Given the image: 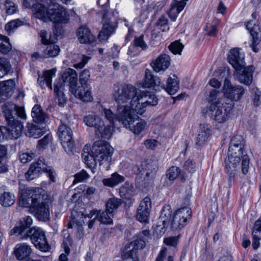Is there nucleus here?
<instances>
[{
  "label": "nucleus",
  "mask_w": 261,
  "mask_h": 261,
  "mask_svg": "<svg viewBox=\"0 0 261 261\" xmlns=\"http://www.w3.org/2000/svg\"><path fill=\"white\" fill-rule=\"evenodd\" d=\"M114 96L117 103L131 107L137 114H142L147 106H154L158 98L152 92L141 91L131 84H125L115 88Z\"/></svg>",
  "instance_id": "obj_1"
},
{
  "label": "nucleus",
  "mask_w": 261,
  "mask_h": 261,
  "mask_svg": "<svg viewBox=\"0 0 261 261\" xmlns=\"http://www.w3.org/2000/svg\"><path fill=\"white\" fill-rule=\"evenodd\" d=\"M139 114L129 106L117 103L116 116L118 121L136 135L140 134L147 126L146 122L140 119Z\"/></svg>",
  "instance_id": "obj_2"
},
{
  "label": "nucleus",
  "mask_w": 261,
  "mask_h": 261,
  "mask_svg": "<svg viewBox=\"0 0 261 261\" xmlns=\"http://www.w3.org/2000/svg\"><path fill=\"white\" fill-rule=\"evenodd\" d=\"M233 106V103L227 102L224 98H220L211 103L208 108L207 114L215 122L224 123L230 118Z\"/></svg>",
  "instance_id": "obj_3"
},
{
  "label": "nucleus",
  "mask_w": 261,
  "mask_h": 261,
  "mask_svg": "<svg viewBox=\"0 0 261 261\" xmlns=\"http://www.w3.org/2000/svg\"><path fill=\"white\" fill-rule=\"evenodd\" d=\"M92 153H94L100 166H103L106 170L109 169L113 148L108 142L103 140L95 142L92 146Z\"/></svg>",
  "instance_id": "obj_4"
},
{
  "label": "nucleus",
  "mask_w": 261,
  "mask_h": 261,
  "mask_svg": "<svg viewBox=\"0 0 261 261\" xmlns=\"http://www.w3.org/2000/svg\"><path fill=\"white\" fill-rule=\"evenodd\" d=\"M69 19L65 9L59 4H54L48 6L47 21H50L55 24V35L58 36L62 34V29L58 31L57 28H62V25L67 23Z\"/></svg>",
  "instance_id": "obj_5"
},
{
  "label": "nucleus",
  "mask_w": 261,
  "mask_h": 261,
  "mask_svg": "<svg viewBox=\"0 0 261 261\" xmlns=\"http://www.w3.org/2000/svg\"><path fill=\"white\" fill-rule=\"evenodd\" d=\"M96 210H93L90 211L89 214L86 213L85 208H80L75 206L73 208L71 214V220L69 222L68 228H74L76 230V237L80 239L84 235V229L83 225L84 224V218H91L94 214L96 212Z\"/></svg>",
  "instance_id": "obj_6"
},
{
  "label": "nucleus",
  "mask_w": 261,
  "mask_h": 261,
  "mask_svg": "<svg viewBox=\"0 0 261 261\" xmlns=\"http://www.w3.org/2000/svg\"><path fill=\"white\" fill-rule=\"evenodd\" d=\"M43 172L47 173L50 181H55L56 173L54 170L51 167L48 166L45 164L43 159H40L31 164L25 173V178L28 180H32L39 177Z\"/></svg>",
  "instance_id": "obj_7"
},
{
  "label": "nucleus",
  "mask_w": 261,
  "mask_h": 261,
  "mask_svg": "<svg viewBox=\"0 0 261 261\" xmlns=\"http://www.w3.org/2000/svg\"><path fill=\"white\" fill-rule=\"evenodd\" d=\"M50 200L48 198L37 197L35 204L31 208V213L39 221L47 222L49 220L50 211L49 204Z\"/></svg>",
  "instance_id": "obj_8"
},
{
  "label": "nucleus",
  "mask_w": 261,
  "mask_h": 261,
  "mask_svg": "<svg viewBox=\"0 0 261 261\" xmlns=\"http://www.w3.org/2000/svg\"><path fill=\"white\" fill-rule=\"evenodd\" d=\"M192 211L189 206H182L177 210L171 224L172 230H179L185 227L191 219Z\"/></svg>",
  "instance_id": "obj_9"
},
{
  "label": "nucleus",
  "mask_w": 261,
  "mask_h": 261,
  "mask_svg": "<svg viewBox=\"0 0 261 261\" xmlns=\"http://www.w3.org/2000/svg\"><path fill=\"white\" fill-rule=\"evenodd\" d=\"M30 237L35 247L42 251L48 250L49 245L47 242L44 232L39 227H33L27 231V234L23 235L21 239Z\"/></svg>",
  "instance_id": "obj_10"
},
{
  "label": "nucleus",
  "mask_w": 261,
  "mask_h": 261,
  "mask_svg": "<svg viewBox=\"0 0 261 261\" xmlns=\"http://www.w3.org/2000/svg\"><path fill=\"white\" fill-rule=\"evenodd\" d=\"M58 134L64 150L67 152H72L74 143L71 128L65 123H62L58 128Z\"/></svg>",
  "instance_id": "obj_11"
},
{
  "label": "nucleus",
  "mask_w": 261,
  "mask_h": 261,
  "mask_svg": "<svg viewBox=\"0 0 261 261\" xmlns=\"http://www.w3.org/2000/svg\"><path fill=\"white\" fill-rule=\"evenodd\" d=\"M224 95L231 101H238L243 96L245 89L241 85L233 86L230 81L225 79L223 87Z\"/></svg>",
  "instance_id": "obj_12"
},
{
  "label": "nucleus",
  "mask_w": 261,
  "mask_h": 261,
  "mask_svg": "<svg viewBox=\"0 0 261 261\" xmlns=\"http://www.w3.org/2000/svg\"><path fill=\"white\" fill-rule=\"evenodd\" d=\"M145 246L144 241H134L127 244L123 248L121 256L123 259L132 258L133 261L138 258L137 256V251L139 248H142Z\"/></svg>",
  "instance_id": "obj_13"
},
{
  "label": "nucleus",
  "mask_w": 261,
  "mask_h": 261,
  "mask_svg": "<svg viewBox=\"0 0 261 261\" xmlns=\"http://www.w3.org/2000/svg\"><path fill=\"white\" fill-rule=\"evenodd\" d=\"M151 208V202L150 197H145L138 207L136 219L142 223H147Z\"/></svg>",
  "instance_id": "obj_14"
},
{
  "label": "nucleus",
  "mask_w": 261,
  "mask_h": 261,
  "mask_svg": "<svg viewBox=\"0 0 261 261\" xmlns=\"http://www.w3.org/2000/svg\"><path fill=\"white\" fill-rule=\"evenodd\" d=\"M238 146H234L229 145L228 151V155L235 157H241L242 158V162L241 164V170L242 173L246 174L249 168V159L247 155H243V149L244 147H240Z\"/></svg>",
  "instance_id": "obj_15"
},
{
  "label": "nucleus",
  "mask_w": 261,
  "mask_h": 261,
  "mask_svg": "<svg viewBox=\"0 0 261 261\" xmlns=\"http://www.w3.org/2000/svg\"><path fill=\"white\" fill-rule=\"evenodd\" d=\"M241 49L234 48L230 49L228 56V62L236 70H240L246 65L244 61V55Z\"/></svg>",
  "instance_id": "obj_16"
},
{
  "label": "nucleus",
  "mask_w": 261,
  "mask_h": 261,
  "mask_svg": "<svg viewBox=\"0 0 261 261\" xmlns=\"http://www.w3.org/2000/svg\"><path fill=\"white\" fill-rule=\"evenodd\" d=\"M71 92L75 97L83 101L90 102L93 100L91 87L89 84H80V86L77 85L71 90Z\"/></svg>",
  "instance_id": "obj_17"
},
{
  "label": "nucleus",
  "mask_w": 261,
  "mask_h": 261,
  "mask_svg": "<svg viewBox=\"0 0 261 261\" xmlns=\"http://www.w3.org/2000/svg\"><path fill=\"white\" fill-rule=\"evenodd\" d=\"M171 59L169 55L163 54L159 55L150 63L154 71L157 73L164 72L170 65Z\"/></svg>",
  "instance_id": "obj_18"
},
{
  "label": "nucleus",
  "mask_w": 261,
  "mask_h": 261,
  "mask_svg": "<svg viewBox=\"0 0 261 261\" xmlns=\"http://www.w3.org/2000/svg\"><path fill=\"white\" fill-rule=\"evenodd\" d=\"M141 166L143 169L147 171L146 180H148L149 178L153 180L159 168V161L157 158L153 156H150L142 163Z\"/></svg>",
  "instance_id": "obj_19"
},
{
  "label": "nucleus",
  "mask_w": 261,
  "mask_h": 261,
  "mask_svg": "<svg viewBox=\"0 0 261 261\" xmlns=\"http://www.w3.org/2000/svg\"><path fill=\"white\" fill-rule=\"evenodd\" d=\"M140 85L142 88H153L156 91H160L162 82L160 77L154 75L150 70L146 69L144 81Z\"/></svg>",
  "instance_id": "obj_20"
},
{
  "label": "nucleus",
  "mask_w": 261,
  "mask_h": 261,
  "mask_svg": "<svg viewBox=\"0 0 261 261\" xmlns=\"http://www.w3.org/2000/svg\"><path fill=\"white\" fill-rule=\"evenodd\" d=\"M253 66L241 68L240 70H236L234 75L237 77L238 81L242 84L249 85L252 81V75L254 71Z\"/></svg>",
  "instance_id": "obj_21"
},
{
  "label": "nucleus",
  "mask_w": 261,
  "mask_h": 261,
  "mask_svg": "<svg viewBox=\"0 0 261 261\" xmlns=\"http://www.w3.org/2000/svg\"><path fill=\"white\" fill-rule=\"evenodd\" d=\"M241 159L239 157H233L228 155L225 161L226 173L231 181L236 176L239 168Z\"/></svg>",
  "instance_id": "obj_22"
},
{
  "label": "nucleus",
  "mask_w": 261,
  "mask_h": 261,
  "mask_svg": "<svg viewBox=\"0 0 261 261\" xmlns=\"http://www.w3.org/2000/svg\"><path fill=\"white\" fill-rule=\"evenodd\" d=\"M246 28L250 31L252 38L251 47L254 52L257 53L258 51V48L256 46L261 41V30L259 26L255 25L252 21L247 22Z\"/></svg>",
  "instance_id": "obj_23"
},
{
  "label": "nucleus",
  "mask_w": 261,
  "mask_h": 261,
  "mask_svg": "<svg viewBox=\"0 0 261 261\" xmlns=\"http://www.w3.org/2000/svg\"><path fill=\"white\" fill-rule=\"evenodd\" d=\"M59 80H61L64 86L65 84L69 85L71 91L77 85V74L74 69L69 68L63 72L62 79H58L57 81Z\"/></svg>",
  "instance_id": "obj_24"
},
{
  "label": "nucleus",
  "mask_w": 261,
  "mask_h": 261,
  "mask_svg": "<svg viewBox=\"0 0 261 261\" xmlns=\"http://www.w3.org/2000/svg\"><path fill=\"white\" fill-rule=\"evenodd\" d=\"M110 14L105 13L103 16V24L102 30L99 34L101 39H107L115 31L113 22L108 18Z\"/></svg>",
  "instance_id": "obj_25"
},
{
  "label": "nucleus",
  "mask_w": 261,
  "mask_h": 261,
  "mask_svg": "<svg viewBox=\"0 0 261 261\" xmlns=\"http://www.w3.org/2000/svg\"><path fill=\"white\" fill-rule=\"evenodd\" d=\"M14 254L18 260H22L28 258L31 254L32 250L30 246L26 243L18 244L14 249Z\"/></svg>",
  "instance_id": "obj_26"
},
{
  "label": "nucleus",
  "mask_w": 261,
  "mask_h": 261,
  "mask_svg": "<svg viewBox=\"0 0 261 261\" xmlns=\"http://www.w3.org/2000/svg\"><path fill=\"white\" fill-rule=\"evenodd\" d=\"M77 39L81 43H92L95 41V37L90 30L85 26H81L76 32Z\"/></svg>",
  "instance_id": "obj_27"
},
{
  "label": "nucleus",
  "mask_w": 261,
  "mask_h": 261,
  "mask_svg": "<svg viewBox=\"0 0 261 261\" xmlns=\"http://www.w3.org/2000/svg\"><path fill=\"white\" fill-rule=\"evenodd\" d=\"M31 115L34 122L42 124L47 123L49 121L48 115L39 105L37 104L33 107Z\"/></svg>",
  "instance_id": "obj_28"
},
{
  "label": "nucleus",
  "mask_w": 261,
  "mask_h": 261,
  "mask_svg": "<svg viewBox=\"0 0 261 261\" xmlns=\"http://www.w3.org/2000/svg\"><path fill=\"white\" fill-rule=\"evenodd\" d=\"M82 159L87 167L90 168L91 171L94 173L97 160H96L94 153H92V150L90 152L89 147L87 146H85L83 149Z\"/></svg>",
  "instance_id": "obj_29"
},
{
  "label": "nucleus",
  "mask_w": 261,
  "mask_h": 261,
  "mask_svg": "<svg viewBox=\"0 0 261 261\" xmlns=\"http://www.w3.org/2000/svg\"><path fill=\"white\" fill-rule=\"evenodd\" d=\"M84 121L86 125L89 127H93L95 132L98 133V130H100L104 126V123L101 119L97 115L90 114L85 116Z\"/></svg>",
  "instance_id": "obj_30"
},
{
  "label": "nucleus",
  "mask_w": 261,
  "mask_h": 261,
  "mask_svg": "<svg viewBox=\"0 0 261 261\" xmlns=\"http://www.w3.org/2000/svg\"><path fill=\"white\" fill-rule=\"evenodd\" d=\"M210 126L208 124H200L198 130L196 144L199 146L203 145L210 137Z\"/></svg>",
  "instance_id": "obj_31"
},
{
  "label": "nucleus",
  "mask_w": 261,
  "mask_h": 261,
  "mask_svg": "<svg viewBox=\"0 0 261 261\" xmlns=\"http://www.w3.org/2000/svg\"><path fill=\"white\" fill-rule=\"evenodd\" d=\"M64 90V85L61 80L56 81L54 83V92L56 95V99L60 106H64L67 99Z\"/></svg>",
  "instance_id": "obj_32"
},
{
  "label": "nucleus",
  "mask_w": 261,
  "mask_h": 261,
  "mask_svg": "<svg viewBox=\"0 0 261 261\" xmlns=\"http://www.w3.org/2000/svg\"><path fill=\"white\" fill-rule=\"evenodd\" d=\"M4 129L5 134H8L12 138L17 139L19 137L21 134L23 126L19 121H16L12 124H8V127L3 126Z\"/></svg>",
  "instance_id": "obj_33"
},
{
  "label": "nucleus",
  "mask_w": 261,
  "mask_h": 261,
  "mask_svg": "<svg viewBox=\"0 0 261 261\" xmlns=\"http://www.w3.org/2000/svg\"><path fill=\"white\" fill-rule=\"evenodd\" d=\"M33 220L30 216H25L23 218V220L20 222V225L18 227H15L13 229L11 230V233L12 234H15L18 233V234L21 235L22 237L23 235L27 234V229L32 224Z\"/></svg>",
  "instance_id": "obj_34"
},
{
  "label": "nucleus",
  "mask_w": 261,
  "mask_h": 261,
  "mask_svg": "<svg viewBox=\"0 0 261 261\" xmlns=\"http://www.w3.org/2000/svg\"><path fill=\"white\" fill-rule=\"evenodd\" d=\"M161 89H164L170 95L174 94L179 89V82L177 77L175 75H173L172 77L169 76L167 79L165 86L162 84Z\"/></svg>",
  "instance_id": "obj_35"
},
{
  "label": "nucleus",
  "mask_w": 261,
  "mask_h": 261,
  "mask_svg": "<svg viewBox=\"0 0 261 261\" xmlns=\"http://www.w3.org/2000/svg\"><path fill=\"white\" fill-rule=\"evenodd\" d=\"M56 71V68H53L51 69L45 71L41 76H39L38 82L41 85V86H43L44 84L45 83L46 86L49 87L50 89H51V80L53 77L55 76Z\"/></svg>",
  "instance_id": "obj_36"
},
{
  "label": "nucleus",
  "mask_w": 261,
  "mask_h": 261,
  "mask_svg": "<svg viewBox=\"0 0 261 261\" xmlns=\"http://www.w3.org/2000/svg\"><path fill=\"white\" fill-rule=\"evenodd\" d=\"M32 9L35 17L44 21H47L48 8L46 9L43 4L37 3L34 5Z\"/></svg>",
  "instance_id": "obj_37"
},
{
  "label": "nucleus",
  "mask_w": 261,
  "mask_h": 261,
  "mask_svg": "<svg viewBox=\"0 0 261 261\" xmlns=\"http://www.w3.org/2000/svg\"><path fill=\"white\" fill-rule=\"evenodd\" d=\"M15 82L13 80H9L0 83V94L10 96L15 89Z\"/></svg>",
  "instance_id": "obj_38"
},
{
  "label": "nucleus",
  "mask_w": 261,
  "mask_h": 261,
  "mask_svg": "<svg viewBox=\"0 0 261 261\" xmlns=\"http://www.w3.org/2000/svg\"><path fill=\"white\" fill-rule=\"evenodd\" d=\"M96 210V209H95ZM94 214H96V218L101 223L105 224H112L113 223L112 217H113V214L111 212H108L106 209L105 211H102L101 210L97 211Z\"/></svg>",
  "instance_id": "obj_39"
},
{
  "label": "nucleus",
  "mask_w": 261,
  "mask_h": 261,
  "mask_svg": "<svg viewBox=\"0 0 261 261\" xmlns=\"http://www.w3.org/2000/svg\"><path fill=\"white\" fill-rule=\"evenodd\" d=\"M186 3L183 2L175 1L171 6L168 12L169 17L174 21L178 14L184 9Z\"/></svg>",
  "instance_id": "obj_40"
},
{
  "label": "nucleus",
  "mask_w": 261,
  "mask_h": 261,
  "mask_svg": "<svg viewBox=\"0 0 261 261\" xmlns=\"http://www.w3.org/2000/svg\"><path fill=\"white\" fill-rule=\"evenodd\" d=\"M124 180V177L119 175L117 173H114L111 175V177L103 179L102 182L105 186L113 187L122 182Z\"/></svg>",
  "instance_id": "obj_41"
},
{
  "label": "nucleus",
  "mask_w": 261,
  "mask_h": 261,
  "mask_svg": "<svg viewBox=\"0 0 261 261\" xmlns=\"http://www.w3.org/2000/svg\"><path fill=\"white\" fill-rule=\"evenodd\" d=\"M60 51V48L58 45L54 44H50L44 50L43 56L40 57L45 58L55 57L58 55Z\"/></svg>",
  "instance_id": "obj_42"
},
{
  "label": "nucleus",
  "mask_w": 261,
  "mask_h": 261,
  "mask_svg": "<svg viewBox=\"0 0 261 261\" xmlns=\"http://www.w3.org/2000/svg\"><path fill=\"white\" fill-rule=\"evenodd\" d=\"M28 134L30 137L38 138L43 134L42 128L33 123H28Z\"/></svg>",
  "instance_id": "obj_43"
},
{
  "label": "nucleus",
  "mask_w": 261,
  "mask_h": 261,
  "mask_svg": "<svg viewBox=\"0 0 261 261\" xmlns=\"http://www.w3.org/2000/svg\"><path fill=\"white\" fill-rule=\"evenodd\" d=\"M37 197H19L18 204L20 206L29 207L30 211H31V208L35 204Z\"/></svg>",
  "instance_id": "obj_44"
},
{
  "label": "nucleus",
  "mask_w": 261,
  "mask_h": 261,
  "mask_svg": "<svg viewBox=\"0 0 261 261\" xmlns=\"http://www.w3.org/2000/svg\"><path fill=\"white\" fill-rule=\"evenodd\" d=\"M122 203L121 200L116 197H113L109 199L106 204L107 211L111 212L113 214V212L116 210Z\"/></svg>",
  "instance_id": "obj_45"
},
{
  "label": "nucleus",
  "mask_w": 261,
  "mask_h": 261,
  "mask_svg": "<svg viewBox=\"0 0 261 261\" xmlns=\"http://www.w3.org/2000/svg\"><path fill=\"white\" fill-rule=\"evenodd\" d=\"M11 49L8 38L0 34V52L3 54H8Z\"/></svg>",
  "instance_id": "obj_46"
},
{
  "label": "nucleus",
  "mask_w": 261,
  "mask_h": 261,
  "mask_svg": "<svg viewBox=\"0 0 261 261\" xmlns=\"http://www.w3.org/2000/svg\"><path fill=\"white\" fill-rule=\"evenodd\" d=\"M10 69V62L5 58H0V78L7 74Z\"/></svg>",
  "instance_id": "obj_47"
},
{
  "label": "nucleus",
  "mask_w": 261,
  "mask_h": 261,
  "mask_svg": "<svg viewBox=\"0 0 261 261\" xmlns=\"http://www.w3.org/2000/svg\"><path fill=\"white\" fill-rule=\"evenodd\" d=\"M35 156V153L32 150H29L22 151L19 154L20 162L24 164L31 161Z\"/></svg>",
  "instance_id": "obj_48"
},
{
  "label": "nucleus",
  "mask_w": 261,
  "mask_h": 261,
  "mask_svg": "<svg viewBox=\"0 0 261 261\" xmlns=\"http://www.w3.org/2000/svg\"><path fill=\"white\" fill-rule=\"evenodd\" d=\"M7 154V149L4 145H0V173L8 171V166L4 162L3 158Z\"/></svg>",
  "instance_id": "obj_49"
},
{
  "label": "nucleus",
  "mask_w": 261,
  "mask_h": 261,
  "mask_svg": "<svg viewBox=\"0 0 261 261\" xmlns=\"http://www.w3.org/2000/svg\"><path fill=\"white\" fill-rule=\"evenodd\" d=\"M39 36L41 38V42L44 44H52L55 42V36H53L51 37L45 30H41L39 33Z\"/></svg>",
  "instance_id": "obj_50"
},
{
  "label": "nucleus",
  "mask_w": 261,
  "mask_h": 261,
  "mask_svg": "<svg viewBox=\"0 0 261 261\" xmlns=\"http://www.w3.org/2000/svg\"><path fill=\"white\" fill-rule=\"evenodd\" d=\"M134 188L132 184L126 182L119 189L120 196H126L132 195Z\"/></svg>",
  "instance_id": "obj_51"
},
{
  "label": "nucleus",
  "mask_w": 261,
  "mask_h": 261,
  "mask_svg": "<svg viewBox=\"0 0 261 261\" xmlns=\"http://www.w3.org/2000/svg\"><path fill=\"white\" fill-rule=\"evenodd\" d=\"M184 45L178 41H175L168 46L169 49L174 55H181Z\"/></svg>",
  "instance_id": "obj_52"
},
{
  "label": "nucleus",
  "mask_w": 261,
  "mask_h": 261,
  "mask_svg": "<svg viewBox=\"0 0 261 261\" xmlns=\"http://www.w3.org/2000/svg\"><path fill=\"white\" fill-rule=\"evenodd\" d=\"M169 248H163L155 261H173V256L168 253Z\"/></svg>",
  "instance_id": "obj_53"
},
{
  "label": "nucleus",
  "mask_w": 261,
  "mask_h": 261,
  "mask_svg": "<svg viewBox=\"0 0 261 261\" xmlns=\"http://www.w3.org/2000/svg\"><path fill=\"white\" fill-rule=\"evenodd\" d=\"M23 24L24 22L23 21L19 19H16L7 23L5 25V30L8 32L10 33L13 29H16Z\"/></svg>",
  "instance_id": "obj_54"
},
{
  "label": "nucleus",
  "mask_w": 261,
  "mask_h": 261,
  "mask_svg": "<svg viewBox=\"0 0 261 261\" xmlns=\"http://www.w3.org/2000/svg\"><path fill=\"white\" fill-rule=\"evenodd\" d=\"M180 172V169L178 167L172 166L167 171L166 175L169 180L173 181L177 177Z\"/></svg>",
  "instance_id": "obj_55"
},
{
  "label": "nucleus",
  "mask_w": 261,
  "mask_h": 261,
  "mask_svg": "<svg viewBox=\"0 0 261 261\" xmlns=\"http://www.w3.org/2000/svg\"><path fill=\"white\" fill-rule=\"evenodd\" d=\"M113 130V127L108 125L107 126L104 125L101 129L98 130V132L100 134L101 138L108 139L111 138Z\"/></svg>",
  "instance_id": "obj_56"
},
{
  "label": "nucleus",
  "mask_w": 261,
  "mask_h": 261,
  "mask_svg": "<svg viewBox=\"0 0 261 261\" xmlns=\"http://www.w3.org/2000/svg\"><path fill=\"white\" fill-rule=\"evenodd\" d=\"M88 173L85 170H82L80 172L75 174L74 175V179L73 181V185L77 182H83L89 178Z\"/></svg>",
  "instance_id": "obj_57"
},
{
  "label": "nucleus",
  "mask_w": 261,
  "mask_h": 261,
  "mask_svg": "<svg viewBox=\"0 0 261 261\" xmlns=\"http://www.w3.org/2000/svg\"><path fill=\"white\" fill-rule=\"evenodd\" d=\"M183 168L189 173H193L196 171L197 166L195 162L192 159H189L185 161Z\"/></svg>",
  "instance_id": "obj_58"
},
{
  "label": "nucleus",
  "mask_w": 261,
  "mask_h": 261,
  "mask_svg": "<svg viewBox=\"0 0 261 261\" xmlns=\"http://www.w3.org/2000/svg\"><path fill=\"white\" fill-rule=\"evenodd\" d=\"M252 100L255 106H258L261 104V92L257 88H255L252 90Z\"/></svg>",
  "instance_id": "obj_59"
},
{
  "label": "nucleus",
  "mask_w": 261,
  "mask_h": 261,
  "mask_svg": "<svg viewBox=\"0 0 261 261\" xmlns=\"http://www.w3.org/2000/svg\"><path fill=\"white\" fill-rule=\"evenodd\" d=\"M5 5L6 12L8 15H12L17 11V7L11 1L7 0Z\"/></svg>",
  "instance_id": "obj_60"
},
{
  "label": "nucleus",
  "mask_w": 261,
  "mask_h": 261,
  "mask_svg": "<svg viewBox=\"0 0 261 261\" xmlns=\"http://www.w3.org/2000/svg\"><path fill=\"white\" fill-rule=\"evenodd\" d=\"M230 145L234 146H238L240 147H244V140L242 136L240 135L234 136L231 141Z\"/></svg>",
  "instance_id": "obj_61"
},
{
  "label": "nucleus",
  "mask_w": 261,
  "mask_h": 261,
  "mask_svg": "<svg viewBox=\"0 0 261 261\" xmlns=\"http://www.w3.org/2000/svg\"><path fill=\"white\" fill-rule=\"evenodd\" d=\"M220 93L219 90L216 89H210L208 91L206 92V99L209 102H214L216 100L218 95Z\"/></svg>",
  "instance_id": "obj_62"
},
{
  "label": "nucleus",
  "mask_w": 261,
  "mask_h": 261,
  "mask_svg": "<svg viewBox=\"0 0 261 261\" xmlns=\"http://www.w3.org/2000/svg\"><path fill=\"white\" fill-rule=\"evenodd\" d=\"M13 197H1L0 203L4 207H8L12 205L15 202Z\"/></svg>",
  "instance_id": "obj_63"
},
{
  "label": "nucleus",
  "mask_w": 261,
  "mask_h": 261,
  "mask_svg": "<svg viewBox=\"0 0 261 261\" xmlns=\"http://www.w3.org/2000/svg\"><path fill=\"white\" fill-rule=\"evenodd\" d=\"M90 77V73L88 70L84 69L80 75V84H88V81Z\"/></svg>",
  "instance_id": "obj_64"
}]
</instances>
